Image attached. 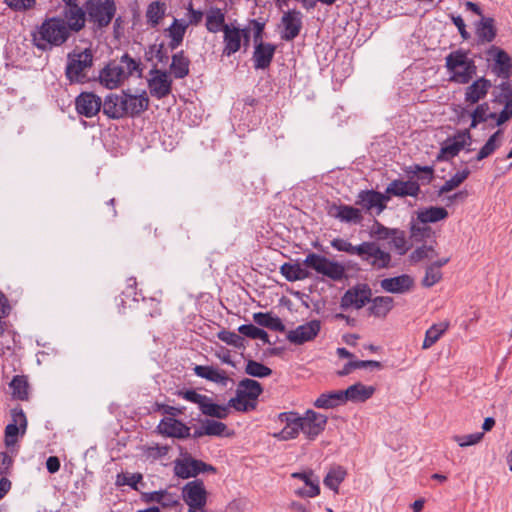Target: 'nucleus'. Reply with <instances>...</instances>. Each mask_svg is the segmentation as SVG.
<instances>
[{"mask_svg": "<svg viewBox=\"0 0 512 512\" xmlns=\"http://www.w3.org/2000/svg\"><path fill=\"white\" fill-rule=\"evenodd\" d=\"M70 36L66 21L60 16L46 18L31 33L33 45L42 52L63 45Z\"/></svg>", "mask_w": 512, "mask_h": 512, "instance_id": "1", "label": "nucleus"}, {"mask_svg": "<svg viewBox=\"0 0 512 512\" xmlns=\"http://www.w3.org/2000/svg\"><path fill=\"white\" fill-rule=\"evenodd\" d=\"M469 51L458 49L445 57V67L450 73V81L468 84L477 73L475 61L468 57Z\"/></svg>", "mask_w": 512, "mask_h": 512, "instance_id": "2", "label": "nucleus"}, {"mask_svg": "<svg viewBox=\"0 0 512 512\" xmlns=\"http://www.w3.org/2000/svg\"><path fill=\"white\" fill-rule=\"evenodd\" d=\"M93 66V54L90 49L73 51L67 56L65 76L72 83H84L88 78V70Z\"/></svg>", "mask_w": 512, "mask_h": 512, "instance_id": "3", "label": "nucleus"}, {"mask_svg": "<svg viewBox=\"0 0 512 512\" xmlns=\"http://www.w3.org/2000/svg\"><path fill=\"white\" fill-rule=\"evenodd\" d=\"M84 7L88 22L96 29L107 27L116 13L114 0H87Z\"/></svg>", "mask_w": 512, "mask_h": 512, "instance_id": "4", "label": "nucleus"}, {"mask_svg": "<svg viewBox=\"0 0 512 512\" xmlns=\"http://www.w3.org/2000/svg\"><path fill=\"white\" fill-rule=\"evenodd\" d=\"M303 264L307 268L333 281H340L345 276V267L341 263L330 260L317 253H308Z\"/></svg>", "mask_w": 512, "mask_h": 512, "instance_id": "5", "label": "nucleus"}, {"mask_svg": "<svg viewBox=\"0 0 512 512\" xmlns=\"http://www.w3.org/2000/svg\"><path fill=\"white\" fill-rule=\"evenodd\" d=\"M390 196L373 189L361 190L355 200V205L371 215L379 216L387 207Z\"/></svg>", "mask_w": 512, "mask_h": 512, "instance_id": "6", "label": "nucleus"}, {"mask_svg": "<svg viewBox=\"0 0 512 512\" xmlns=\"http://www.w3.org/2000/svg\"><path fill=\"white\" fill-rule=\"evenodd\" d=\"M327 422V416L308 409L303 414H300L301 433H303L307 440L314 441L324 432Z\"/></svg>", "mask_w": 512, "mask_h": 512, "instance_id": "7", "label": "nucleus"}, {"mask_svg": "<svg viewBox=\"0 0 512 512\" xmlns=\"http://www.w3.org/2000/svg\"><path fill=\"white\" fill-rule=\"evenodd\" d=\"M362 252L358 257L375 269H386L391 266V255L382 250L376 242H362Z\"/></svg>", "mask_w": 512, "mask_h": 512, "instance_id": "8", "label": "nucleus"}, {"mask_svg": "<svg viewBox=\"0 0 512 512\" xmlns=\"http://www.w3.org/2000/svg\"><path fill=\"white\" fill-rule=\"evenodd\" d=\"M27 429V418L21 407L11 409V422L5 427L4 442L6 447L14 446L19 436H23Z\"/></svg>", "mask_w": 512, "mask_h": 512, "instance_id": "9", "label": "nucleus"}, {"mask_svg": "<svg viewBox=\"0 0 512 512\" xmlns=\"http://www.w3.org/2000/svg\"><path fill=\"white\" fill-rule=\"evenodd\" d=\"M148 88L151 96L157 99L167 97L172 91V79L165 70H160L154 66L149 71Z\"/></svg>", "mask_w": 512, "mask_h": 512, "instance_id": "10", "label": "nucleus"}, {"mask_svg": "<svg viewBox=\"0 0 512 512\" xmlns=\"http://www.w3.org/2000/svg\"><path fill=\"white\" fill-rule=\"evenodd\" d=\"M278 420L284 424V427L273 433V438L279 441H289L296 439L301 433L300 414L298 412H282L278 415Z\"/></svg>", "mask_w": 512, "mask_h": 512, "instance_id": "11", "label": "nucleus"}, {"mask_svg": "<svg viewBox=\"0 0 512 512\" xmlns=\"http://www.w3.org/2000/svg\"><path fill=\"white\" fill-rule=\"evenodd\" d=\"M215 472V468L201 460L192 458L190 455H185L182 459L175 461L174 472L175 475L182 479L195 477L201 472Z\"/></svg>", "mask_w": 512, "mask_h": 512, "instance_id": "12", "label": "nucleus"}, {"mask_svg": "<svg viewBox=\"0 0 512 512\" xmlns=\"http://www.w3.org/2000/svg\"><path fill=\"white\" fill-rule=\"evenodd\" d=\"M371 295V289L367 284H358L344 293L340 307L344 310L350 307L361 309L370 302Z\"/></svg>", "mask_w": 512, "mask_h": 512, "instance_id": "13", "label": "nucleus"}, {"mask_svg": "<svg viewBox=\"0 0 512 512\" xmlns=\"http://www.w3.org/2000/svg\"><path fill=\"white\" fill-rule=\"evenodd\" d=\"M321 330V322L319 320H311L307 323L299 325L287 333L289 342L295 345H302L316 338Z\"/></svg>", "mask_w": 512, "mask_h": 512, "instance_id": "14", "label": "nucleus"}, {"mask_svg": "<svg viewBox=\"0 0 512 512\" xmlns=\"http://www.w3.org/2000/svg\"><path fill=\"white\" fill-rule=\"evenodd\" d=\"M328 214L340 222L350 225H359L364 219L360 208L346 204H332Z\"/></svg>", "mask_w": 512, "mask_h": 512, "instance_id": "15", "label": "nucleus"}, {"mask_svg": "<svg viewBox=\"0 0 512 512\" xmlns=\"http://www.w3.org/2000/svg\"><path fill=\"white\" fill-rule=\"evenodd\" d=\"M103 108L102 99L92 92H82L75 99V108L78 114L91 118Z\"/></svg>", "mask_w": 512, "mask_h": 512, "instance_id": "16", "label": "nucleus"}, {"mask_svg": "<svg viewBox=\"0 0 512 512\" xmlns=\"http://www.w3.org/2000/svg\"><path fill=\"white\" fill-rule=\"evenodd\" d=\"M182 496L189 508H203L206 504V490L200 480L188 482L183 487Z\"/></svg>", "mask_w": 512, "mask_h": 512, "instance_id": "17", "label": "nucleus"}, {"mask_svg": "<svg viewBox=\"0 0 512 512\" xmlns=\"http://www.w3.org/2000/svg\"><path fill=\"white\" fill-rule=\"evenodd\" d=\"M281 23L283 25L281 39L288 42L293 41L302 29V13L297 10H288L284 12Z\"/></svg>", "mask_w": 512, "mask_h": 512, "instance_id": "18", "label": "nucleus"}, {"mask_svg": "<svg viewBox=\"0 0 512 512\" xmlns=\"http://www.w3.org/2000/svg\"><path fill=\"white\" fill-rule=\"evenodd\" d=\"M125 91L120 94L110 93L103 101V113L111 119L127 117Z\"/></svg>", "mask_w": 512, "mask_h": 512, "instance_id": "19", "label": "nucleus"}, {"mask_svg": "<svg viewBox=\"0 0 512 512\" xmlns=\"http://www.w3.org/2000/svg\"><path fill=\"white\" fill-rule=\"evenodd\" d=\"M159 433L171 438L186 439L191 436L190 427L182 421L173 418H163L157 426Z\"/></svg>", "mask_w": 512, "mask_h": 512, "instance_id": "20", "label": "nucleus"}, {"mask_svg": "<svg viewBox=\"0 0 512 512\" xmlns=\"http://www.w3.org/2000/svg\"><path fill=\"white\" fill-rule=\"evenodd\" d=\"M99 79L106 88L115 89L125 79V69L116 62H110L101 70Z\"/></svg>", "mask_w": 512, "mask_h": 512, "instance_id": "21", "label": "nucleus"}, {"mask_svg": "<svg viewBox=\"0 0 512 512\" xmlns=\"http://www.w3.org/2000/svg\"><path fill=\"white\" fill-rule=\"evenodd\" d=\"M86 9L81 8L78 4L65 7L62 11V17L66 21L68 32H79L85 26Z\"/></svg>", "mask_w": 512, "mask_h": 512, "instance_id": "22", "label": "nucleus"}, {"mask_svg": "<svg viewBox=\"0 0 512 512\" xmlns=\"http://www.w3.org/2000/svg\"><path fill=\"white\" fill-rule=\"evenodd\" d=\"M223 50L222 55L230 57L241 49L242 30L233 24L225 25L223 31Z\"/></svg>", "mask_w": 512, "mask_h": 512, "instance_id": "23", "label": "nucleus"}, {"mask_svg": "<svg viewBox=\"0 0 512 512\" xmlns=\"http://www.w3.org/2000/svg\"><path fill=\"white\" fill-rule=\"evenodd\" d=\"M276 46L268 42H259L254 47L252 61L256 70H265L270 67Z\"/></svg>", "mask_w": 512, "mask_h": 512, "instance_id": "24", "label": "nucleus"}, {"mask_svg": "<svg viewBox=\"0 0 512 512\" xmlns=\"http://www.w3.org/2000/svg\"><path fill=\"white\" fill-rule=\"evenodd\" d=\"M488 54L495 60L493 72L500 78L508 79L512 75V60L502 49L492 46Z\"/></svg>", "mask_w": 512, "mask_h": 512, "instance_id": "25", "label": "nucleus"}, {"mask_svg": "<svg viewBox=\"0 0 512 512\" xmlns=\"http://www.w3.org/2000/svg\"><path fill=\"white\" fill-rule=\"evenodd\" d=\"M413 285V278L407 274L385 278L380 281V286L385 292L395 294H404L409 292Z\"/></svg>", "mask_w": 512, "mask_h": 512, "instance_id": "26", "label": "nucleus"}, {"mask_svg": "<svg viewBox=\"0 0 512 512\" xmlns=\"http://www.w3.org/2000/svg\"><path fill=\"white\" fill-rule=\"evenodd\" d=\"M470 139L468 132H460L452 138H448L441 148V154L437 160H442L443 155L446 157H455L463 150Z\"/></svg>", "mask_w": 512, "mask_h": 512, "instance_id": "27", "label": "nucleus"}, {"mask_svg": "<svg viewBox=\"0 0 512 512\" xmlns=\"http://www.w3.org/2000/svg\"><path fill=\"white\" fill-rule=\"evenodd\" d=\"M127 117H137L149 108V98L146 91L139 95H132L125 92Z\"/></svg>", "mask_w": 512, "mask_h": 512, "instance_id": "28", "label": "nucleus"}, {"mask_svg": "<svg viewBox=\"0 0 512 512\" xmlns=\"http://www.w3.org/2000/svg\"><path fill=\"white\" fill-rule=\"evenodd\" d=\"M491 86L492 84L488 79L484 77L478 78L466 88L465 101L469 104L479 102L487 95Z\"/></svg>", "mask_w": 512, "mask_h": 512, "instance_id": "29", "label": "nucleus"}, {"mask_svg": "<svg viewBox=\"0 0 512 512\" xmlns=\"http://www.w3.org/2000/svg\"><path fill=\"white\" fill-rule=\"evenodd\" d=\"M475 33L479 43L492 42L497 36L494 18L482 16L481 20L475 23Z\"/></svg>", "mask_w": 512, "mask_h": 512, "instance_id": "30", "label": "nucleus"}, {"mask_svg": "<svg viewBox=\"0 0 512 512\" xmlns=\"http://www.w3.org/2000/svg\"><path fill=\"white\" fill-rule=\"evenodd\" d=\"M292 477L300 479L308 487L307 489L298 490L299 495L313 498L320 494L319 479L312 470L295 472Z\"/></svg>", "mask_w": 512, "mask_h": 512, "instance_id": "31", "label": "nucleus"}, {"mask_svg": "<svg viewBox=\"0 0 512 512\" xmlns=\"http://www.w3.org/2000/svg\"><path fill=\"white\" fill-rule=\"evenodd\" d=\"M386 194L391 197L394 196H412L416 197L419 194L420 187L418 183L414 181H392L386 188Z\"/></svg>", "mask_w": 512, "mask_h": 512, "instance_id": "32", "label": "nucleus"}, {"mask_svg": "<svg viewBox=\"0 0 512 512\" xmlns=\"http://www.w3.org/2000/svg\"><path fill=\"white\" fill-rule=\"evenodd\" d=\"M193 370L195 375L198 377L204 378L217 384H221L223 386H225L229 381V377L225 371L213 366L196 365Z\"/></svg>", "mask_w": 512, "mask_h": 512, "instance_id": "33", "label": "nucleus"}, {"mask_svg": "<svg viewBox=\"0 0 512 512\" xmlns=\"http://www.w3.org/2000/svg\"><path fill=\"white\" fill-rule=\"evenodd\" d=\"M344 403L346 402L343 390H333L320 394L313 405L318 409H333Z\"/></svg>", "mask_w": 512, "mask_h": 512, "instance_id": "34", "label": "nucleus"}, {"mask_svg": "<svg viewBox=\"0 0 512 512\" xmlns=\"http://www.w3.org/2000/svg\"><path fill=\"white\" fill-rule=\"evenodd\" d=\"M375 389L372 386H366L362 383H356L343 390L345 402H364L369 399Z\"/></svg>", "mask_w": 512, "mask_h": 512, "instance_id": "35", "label": "nucleus"}, {"mask_svg": "<svg viewBox=\"0 0 512 512\" xmlns=\"http://www.w3.org/2000/svg\"><path fill=\"white\" fill-rule=\"evenodd\" d=\"M170 72L176 79H183L189 75L190 59L185 55L184 51H179L172 56Z\"/></svg>", "mask_w": 512, "mask_h": 512, "instance_id": "36", "label": "nucleus"}, {"mask_svg": "<svg viewBox=\"0 0 512 512\" xmlns=\"http://www.w3.org/2000/svg\"><path fill=\"white\" fill-rule=\"evenodd\" d=\"M262 391L263 388L258 381L245 378L239 382L236 394L250 398L251 400L257 402V399L261 395Z\"/></svg>", "mask_w": 512, "mask_h": 512, "instance_id": "37", "label": "nucleus"}, {"mask_svg": "<svg viewBox=\"0 0 512 512\" xmlns=\"http://www.w3.org/2000/svg\"><path fill=\"white\" fill-rule=\"evenodd\" d=\"M448 217V211L443 207L431 206L420 209L417 212V219L422 224L436 223Z\"/></svg>", "mask_w": 512, "mask_h": 512, "instance_id": "38", "label": "nucleus"}, {"mask_svg": "<svg viewBox=\"0 0 512 512\" xmlns=\"http://www.w3.org/2000/svg\"><path fill=\"white\" fill-rule=\"evenodd\" d=\"M347 471L344 467L337 465L330 468L326 474L323 483L324 485L333 490L335 493L339 492L340 484L345 480Z\"/></svg>", "mask_w": 512, "mask_h": 512, "instance_id": "39", "label": "nucleus"}, {"mask_svg": "<svg viewBox=\"0 0 512 512\" xmlns=\"http://www.w3.org/2000/svg\"><path fill=\"white\" fill-rule=\"evenodd\" d=\"M13 399L25 401L29 396V383L24 375H16L9 383Z\"/></svg>", "mask_w": 512, "mask_h": 512, "instance_id": "40", "label": "nucleus"}, {"mask_svg": "<svg viewBox=\"0 0 512 512\" xmlns=\"http://www.w3.org/2000/svg\"><path fill=\"white\" fill-rule=\"evenodd\" d=\"M280 272L289 282L304 280L310 276L309 271L303 268L299 263H284L280 267Z\"/></svg>", "mask_w": 512, "mask_h": 512, "instance_id": "41", "label": "nucleus"}, {"mask_svg": "<svg viewBox=\"0 0 512 512\" xmlns=\"http://www.w3.org/2000/svg\"><path fill=\"white\" fill-rule=\"evenodd\" d=\"M206 29L211 33L224 31L225 14L220 8H211L206 14Z\"/></svg>", "mask_w": 512, "mask_h": 512, "instance_id": "42", "label": "nucleus"}, {"mask_svg": "<svg viewBox=\"0 0 512 512\" xmlns=\"http://www.w3.org/2000/svg\"><path fill=\"white\" fill-rule=\"evenodd\" d=\"M370 302V313L376 317H385L393 308L394 303L393 298L389 296H377L374 299L370 298Z\"/></svg>", "mask_w": 512, "mask_h": 512, "instance_id": "43", "label": "nucleus"}, {"mask_svg": "<svg viewBox=\"0 0 512 512\" xmlns=\"http://www.w3.org/2000/svg\"><path fill=\"white\" fill-rule=\"evenodd\" d=\"M448 322H440L433 324L425 333V338L422 344L423 349H429L432 347L441 336L448 330Z\"/></svg>", "mask_w": 512, "mask_h": 512, "instance_id": "44", "label": "nucleus"}, {"mask_svg": "<svg viewBox=\"0 0 512 512\" xmlns=\"http://www.w3.org/2000/svg\"><path fill=\"white\" fill-rule=\"evenodd\" d=\"M254 321L263 327L269 328L274 331L278 332H284L285 331V325L283 324L282 320L277 317L273 316L270 313H262L258 312L253 315Z\"/></svg>", "mask_w": 512, "mask_h": 512, "instance_id": "45", "label": "nucleus"}, {"mask_svg": "<svg viewBox=\"0 0 512 512\" xmlns=\"http://www.w3.org/2000/svg\"><path fill=\"white\" fill-rule=\"evenodd\" d=\"M500 88L505 99V107L498 116L496 115L498 125L505 123L512 117V88L508 82L501 83Z\"/></svg>", "mask_w": 512, "mask_h": 512, "instance_id": "46", "label": "nucleus"}, {"mask_svg": "<svg viewBox=\"0 0 512 512\" xmlns=\"http://www.w3.org/2000/svg\"><path fill=\"white\" fill-rule=\"evenodd\" d=\"M187 27L188 24L179 22L177 19H174L172 25L168 28L169 37L171 38L169 42V47L171 50H175L181 45Z\"/></svg>", "mask_w": 512, "mask_h": 512, "instance_id": "47", "label": "nucleus"}, {"mask_svg": "<svg viewBox=\"0 0 512 512\" xmlns=\"http://www.w3.org/2000/svg\"><path fill=\"white\" fill-rule=\"evenodd\" d=\"M200 410L206 416L225 419L229 413V405L225 406L213 403L211 398L207 396V401L203 402Z\"/></svg>", "mask_w": 512, "mask_h": 512, "instance_id": "48", "label": "nucleus"}, {"mask_svg": "<svg viewBox=\"0 0 512 512\" xmlns=\"http://www.w3.org/2000/svg\"><path fill=\"white\" fill-rule=\"evenodd\" d=\"M204 433H207V436H216V437H228L231 433L228 431V427L225 423L216 421L214 419H204Z\"/></svg>", "mask_w": 512, "mask_h": 512, "instance_id": "49", "label": "nucleus"}, {"mask_svg": "<svg viewBox=\"0 0 512 512\" xmlns=\"http://www.w3.org/2000/svg\"><path fill=\"white\" fill-rule=\"evenodd\" d=\"M165 13V4L155 1L152 2L146 11V18L148 23L151 24L152 27H155L159 24L160 20L164 17Z\"/></svg>", "mask_w": 512, "mask_h": 512, "instance_id": "50", "label": "nucleus"}, {"mask_svg": "<svg viewBox=\"0 0 512 512\" xmlns=\"http://www.w3.org/2000/svg\"><path fill=\"white\" fill-rule=\"evenodd\" d=\"M245 373L252 377L265 378L272 374V370L255 360H248L245 367Z\"/></svg>", "mask_w": 512, "mask_h": 512, "instance_id": "51", "label": "nucleus"}, {"mask_svg": "<svg viewBox=\"0 0 512 512\" xmlns=\"http://www.w3.org/2000/svg\"><path fill=\"white\" fill-rule=\"evenodd\" d=\"M468 169L457 171L450 179L446 180L445 183L440 187L439 193H447L456 187H458L469 175Z\"/></svg>", "mask_w": 512, "mask_h": 512, "instance_id": "52", "label": "nucleus"}, {"mask_svg": "<svg viewBox=\"0 0 512 512\" xmlns=\"http://www.w3.org/2000/svg\"><path fill=\"white\" fill-rule=\"evenodd\" d=\"M330 244L337 251L346 252L350 255H357V256L360 255V253L362 252V248H363L362 243L357 246H354V245H352V243H350L349 241L342 239V238H334Z\"/></svg>", "mask_w": 512, "mask_h": 512, "instance_id": "53", "label": "nucleus"}, {"mask_svg": "<svg viewBox=\"0 0 512 512\" xmlns=\"http://www.w3.org/2000/svg\"><path fill=\"white\" fill-rule=\"evenodd\" d=\"M487 119H496V113H489V105L482 103L472 113L471 127H476L478 123L484 122Z\"/></svg>", "mask_w": 512, "mask_h": 512, "instance_id": "54", "label": "nucleus"}, {"mask_svg": "<svg viewBox=\"0 0 512 512\" xmlns=\"http://www.w3.org/2000/svg\"><path fill=\"white\" fill-rule=\"evenodd\" d=\"M257 402L250 398L236 394L234 398L229 400V407H233L237 411L247 412L256 408Z\"/></svg>", "mask_w": 512, "mask_h": 512, "instance_id": "55", "label": "nucleus"}, {"mask_svg": "<svg viewBox=\"0 0 512 512\" xmlns=\"http://www.w3.org/2000/svg\"><path fill=\"white\" fill-rule=\"evenodd\" d=\"M389 239L399 255H404L409 250L405 233L403 231L395 229Z\"/></svg>", "mask_w": 512, "mask_h": 512, "instance_id": "56", "label": "nucleus"}, {"mask_svg": "<svg viewBox=\"0 0 512 512\" xmlns=\"http://www.w3.org/2000/svg\"><path fill=\"white\" fill-rule=\"evenodd\" d=\"M395 229L388 228L378 221H375L370 228V236L377 240H388Z\"/></svg>", "mask_w": 512, "mask_h": 512, "instance_id": "57", "label": "nucleus"}, {"mask_svg": "<svg viewBox=\"0 0 512 512\" xmlns=\"http://www.w3.org/2000/svg\"><path fill=\"white\" fill-rule=\"evenodd\" d=\"M442 278V272L437 269L436 265H429L426 268L425 276L422 280V285L424 287H432L436 283H438Z\"/></svg>", "mask_w": 512, "mask_h": 512, "instance_id": "58", "label": "nucleus"}, {"mask_svg": "<svg viewBox=\"0 0 512 512\" xmlns=\"http://www.w3.org/2000/svg\"><path fill=\"white\" fill-rule=\"evenodd\" d=\"M483 436V432H475L468 435H455L453 436V440L457 442L460 447H468L479 443Z\"/></svg>", "mask_w": 512, "mask_h": 512, "instance_id": "59", "label": "nucleus"}, {"mask_svg": "<svg viewBox=\"0 0 512 512\" xmlns=\"http://www.w3.org/2000/svg\"><path fill=\"white\" fill-rule=\"evenodd\" d=\"M177 395L186 401L197 404L201 409L203 402L207 401V396L196 392L195 390H181L178 391Z\"/></svg>", "mask_w": 512, "mask_h": 512, "instance_id": "60", "label": "nucleus"}, {"mask_svg": "<svg viewBox=\"0 0 512 512\" xmlns=\"http://www.w3.org/2000/svg\"><path fill=\"white\" fill-rule=\"evenodd\" d=\"M435 256H437V252L434 250L432 246H422L415 249L411 255L410 258L412 261L418 262L423 259H432Z\"/></svg>", "mask_w": 512, "mask_h": 512, "instance_id": "61", "label": "nucleus"}, {"mask_svg": "<svg viewBox=\"0 0 512 512\" xmlns=\"http://www.w3.org/2000/svg\"><path fill=\"white\" fill-rule=\"evenodd\" d=\"M217 337L219 340L225 342L228 345L240 347L243 342V338L235 332L228 330H221L218 332Z\"/></svg>", "mask_w": 512, "mask_h": 512, "instance_id": "62", "label": "nucleus"}, {"mask_svg": "<svg viewBox=\"0 0 512 512\" xmlns=\"http://www.w3.org/2000/svg\"><path fill=\"white\" fill-rule=\"evenodd\" d=\"M16 333L14 331H10L7 334L0 335V353L5 355L6 352H10L16 343Z\"/></svg>", "mask_w": 512, "mask_h": 512, "instance_id": "63", "label": "nucleus"}, {"mask_svg": "<svg viewBox=\"0 0 512 512\" xmlns=\"http://www.w3.org/2000/svg\"><path fill=\"white\" fill-rule=\"evenodd\" d=\"M498 134H499V132H496L492 136H490L488 141L478 152V154L476 156V160H483L484 158H487L488 156H490L492 154V152L497 147L496 139H497Z\"/></svg>", "mask_w": 512, "mask_h": 512, "instance_id": "64", "label": "nucleus"}]
</instances>
